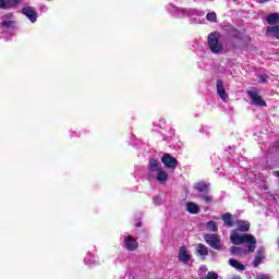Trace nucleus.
<instances>
[{
  "label": "nucleus",
  "mask_w": 279,
  "mask_h": 279,
  "mask_svg": "<svg viewBox=\"0 0 279 279\" xmlns=\"http://www.w3.org/2000/svg\"><path fill=\"white\" fill-rule=\"evenodd\" d=\"M230 241L233 245H241L245 243L247 248L243 250L241 246H231L230 252L235 256H245L248 252L256 250V238L253 234H241L239 231L233 230L230 235Z\"/></svg>",
  "instance_id": "nucleus-1"
},
{
  "label": "nucleus",
  "mask_w": 279,
  "mask_h": 279,
  "mask_svg": "<svg viewBox=\"0 0 279 279\" xmlns=\"http://www.w3.org/2000/svg\"><path fill=\"white\" fill-rule=\"evenodd\" d=\"M148 178L149 180H157L159 184H167L169 173L162 169V163L157 159H150L148 162Z\"/></svg>",
  "instance_id": "nucleus-2"
},
{
  "label": "nucleus",
  "mask_w": 279,
  "mask_h": 279,
  "mask_svg": "<svg viewBox=\"0 0 279 279\" xmlns=\"http://www.w3.org/2000/svg\"><path fill=\"white\" fill-rule=\"evenodd\" d=\"M167 12L172 14V16H177L178 19L182 16H204L206 13L199 9H186V8H178L172 3H169L166 7Z\"/></svg>",
  "instance_id": "nucleus-3"
},
{
  "label": "nucleus",
  "mask_w": 279,
  "mask_h": 279,
  "mask_svg": "<svg viewBox=\"0 0 279 279\" xmlns=\"http://www.w3.org/2000/svg\"><path fill=\"white\" fill-rule=\"evenodd\" d=\"M221 38V34L214 32L208 35V48L211 53L219 54L223 51V44L219 40Z\"/></svg>",
  "instance_id": "nucleus-4"
},
{
  "label": "nucleus",
  "mask_w": 279,
  "mask_h": 279,
  "mask_svg": "<svg viewBox=\"0 0 279 279\" xmlns=\"http://www.w3.org/2000/svg\"><path fill=\"white\" fill-rule=\"evenodd\" d=\"M246 94H247V97L251 99L253 106H257L259 108L267 107V102L260 96V89L254 87L251 90H247Z\"/></svg>",
  "instance_id": "nucleus-5"
},
{
  "label": "nucleus",
  "mask_w": 279,
  "mask_h": 279,
  "mask_svg": "<svg viewBox=\"0 0 279 279\" xmlns=\"http://www.w3.org/2000/svg\"><path fill=\"white\" fill-rule=\"evenodd\" d=\"M195 190L198 193V197L205 201V204H213L214 202L213 196L208 194V191H209L208 184L204 182L196 183Z\"/></svg>",
  "instance_id": "nucleus-6"
},
{
  "label": "nucleus",
  "mask_w": 279,
  "mask_h": 279,
  "mask_svg": "<svg viewBox=\"0 0 279 279\" xmlns=\"http://www.w3.org/2000/svg\"><path fill=\"white\" fill-rule=\"evenodd\" d=\"M206 243L214 250H221V239L217 234H205Z\"/></svg>",
  "instance_id": "nucleus-7"
},
{
  "label": "nucleus",
  "mask_w": 279,
  "mask_h": 279,
  "mask_svg": "<svg viewBox=\"0 0 279 279\" xmlns=\"http://www.w3.org/2000/svg\"><path fill=\"white\" fill-rule=\"evenodd\" d=\"M22 14H24L31 23H36V21H38V11L33 7H24L22 9Z\"/></svg>",
  "instance_id": "nucleus-8"
},
{
  "label": "nucleus",
  "mask_w": 279,
  "mask_h": 279,
  "mask_svg": "<svg viewBox=\"0 0 279 279\" xmlns=\"http://www.w3.org/2000/svg\"><path fill=\"white\" fill-rule=\"evenodd\" d=\"M161 162L165 165L167 169L175 170V167H178V159H175L169 154H165L162 156Z\"/></svg>",
  "instance_id": "nucleus-9"
},
{
  "label": "nucleus",
  "mask_w": 279,
  "mask_h": 279,
  "mask_svg": "<svg viewBox=\"0 0 279 279\" xmlns=\"http://www.w3.org/2000/svg\"><path fill=\"white\" fill-rule=\"evenodd\" d=\"M216 90L217 95L220 97L222 101H228V93L226 92V87L223 86V81L222 80H217L216 82Z\"/></svg>",
  "instance_id": "nucleus-10"
},
{
  "label": "nucleus",
  "mask_w": 279,
  "mask_h": 279,
  "mask_svg": "<svg viewBox=\"0 0 279 279\" xmlns=\"http://www.w3.org/2000/svg\"><path fill=\"white\" fill-rule=\"evenodd\" d=\"M124 245L130 252H134L138 248V242L132 235H124Z\"/></svg>",
  "instance_id": "nucleus-11"
},
{
  "label": "nucleus",
  "mask_w": 279,
  "mask_h": 279,
  "mask_svg": "<svg viewBox=\"0 0 279 279\" xmlns=\"http://www.w3.org/2000/svg\"><path fill=\"white\" fill-rule=\"evenodd\" d=\"M179 260L183 265H189L191 263V252L186 250V246H181L179 248Z\"/></svg>",
  "instance_id": "nucleus-12"
},
{
  "label": "nucleus",
  "mask_w": 279,
  "mask_h": 279,
  "mask_svg": "<svg viewBox=\"0 0 279 279\" xmlns=\"http://www.w3.org/2000/svg\"><path fill=\"white\" fill-rule=\"evenodd\" d=\"M21 0H0L1 10H11V8H16L20 5Z\"/></svg>",
  "instance_id": "nucleus-13"
},
{
  "label": "nucleus",
  "mask_w": 279,
  "mask_h": 279,
  "mask_svg": "<svg viewBox=\"0 0 279 279\" xmlns=\"http://www.w3.org/2000/svg\"><path fill=\"white\" fill-rule=\"evenodd\" d=\"M263 258H265V248L259 247L256 253L255 259L253 260V266L258 267V265H260V263H263Z\"/></svg>",
  "instance_id": "nucleus-14"
},
{
  "label": "nucleus",
  "mask_w": 279,
  "mask_h": 279,
  "mask_svg": "<svg viewBox=\"0 0 279 279\" xmlns=\"http://www.w3.org/2000/svg\"><path fill=\"white\" fill-rule=\"evenodd\" d=\"M186 210L191 215H198L199 206H197V204H195L194 202H190L186 204Z\"/></svg>",
  "instance_id": "nucleus-15"
},
{
  "label": "nucleus",
  "mask_w": 279,
  "mask_h": 279,
  "mask_svg": "<svg viewBox=\"0 0 279 279\" xmlns=\"http://www.w3.org/2000/svg\"><path fill=\"white\" fill-rule=\"evenodd\" d=\"M238 230L239 232H248L250 231V221L238 220Z\"/></svg>",
  "instance_id": "nucleus-16"
},
{
  "label": "nucleus",
  "mask_w": 279,
  "mask_h": 279,
  "mask_svg": "<svg viewBox=\"0 0 279 279\" xmlns=\"http://www.w3.org/2000/svg\"><path fill=\"white\" fill-rule=\"evenodd\" d=\"M222 221L227 228H232V226H234V219H232V215H230V213L222 215Z\"/></svg>",
  "instance_id": "nucleus-17"
},
{
  "label": "nucleus",
  "mask_w": 279,
  "mask_h": 279,
  "mask_svg": "<svg viewBox=\"0 0 279 279\" xmlns=\"http://www.w3.org/2000/svg\"><path fill=\"white\" fill-rule=\"evenodd\" d=\"M229 265L234 269H238V271H245V265L239 263L236 259H229Z\"/></svg>",
  "instance_id": "nucleus-18"
},
{
  "label": "nucleus",
  "mask_w": 279,
  "mask_h": 279,
  "mask_svg": "<svg viewBox=\"0 0 279 279\" xmlns=\"http://www.w3.org/2000/svg\"><path fill=\"white\" fill-rule=\"evenodd\" d=\"M266 22L268 23V25H276V23H279V14L271 13L266 17Z\"/></svg>",
  "instance_id": "nucleus-19"
},
{
  "label": "nucleus",
  "mask_w": 279,
  "mask_h": 279,
  "mask_svg": "<svg viewBox=\"0 0 279 279\" xmlns=\"http://www.w3.org/2000/svg\"><path fill=\"white\" fill-rule=\"evenodd\" d=\"M267 32L268 34H271L274 38H277V40H279V25L267 26Z\"/></svg>",
  "instance_id": "nucleus-20"
},
{
  "label": "nucleus",
  "mask_w": 279,
  "mask_h": 279,
  "mask_svg": "<svg viewBox=\"0 0 279 279\" xmlns=\"http://www.w3.org/2000/svg\"><path fill=\"white\" fill-rule=\"evenodd\" d=\"M196 252L199 254V256H208V247L204 244H197Z\"/></svg>",
  "instance_id": "nucleus-21"
},
{
  "label": "nucleus",
  "mask_w": 279,
  "mask_h": 279,
  "mask_svg": "<svg viewBox=\"0 0 279 279\" xmlns=\"http://www.w3.org/2000/svg\"><path fill=\"white\" fill-rule=\"evenodd\" d=\"M206 228L210 232H217V230H219V227L217 226V222L215 220L208 221Z\"/></svg>",
  "instance_id": "nucleus-22"
},
{
  "label": "nucleus",
  "mask_w": 279,
  "mask_h": 279,
  "mask_svg": "<svg viewBox=\"0 0 279 279\" xmlns=\"http://www.w3.org/2000/svg\"><path fill=\"white\" fill-rule=\"evenodd\" d=\"M97 263V259L95 258V255L88 253L85 257V265H95Z\"/></svg>",
  "instance_id": "nucleus-23"
},
{
  "label": "nucleus",
  "mask_w": 279,
  "mask_h": 279,
  "mask_svg": "<svg viewBox=\"0 0 279 279\" xmlns=\"http://www.w3.org/2000/svg\"><path fill=\"white\" fill-rule=\"evenodd\" d=\"M230 37L231 38H236L238 40H242L243 39V34H241V32H239L236 28H233L230 32Z\"/></svg>",
  "instance_id": "nucleus-24"
},
{
  "label": "nucleus",
  "mask_w": 279,
  "mask_h": 279,
  "mask_svg": "<svg viewBox=\"0 0 279 279\" xmlns=\"http://www.w3.org/2000/svg\"><path fill=\"white\" fill-rule=\"evenodd\" d=\"M206 20L210 23H217V13L215 11L207 13Z\"/></svg>",
  "instance_id": "nucleus-25"
},
{
  "label": "nucleus",
  "mask_w": 279,
  "mask_h": 279,
  "mask_svg": "<svg viewBox=\"0 0 279 279\" xmlns=\"http://www.w3.org/2000/svg\"><path fill=\"white\" fill-rule=\"evenodd\" d=\"M153 202H154L155 206H160V204H162V198H160V196H155L153 198Z\"/></svg>",
  "instance_id": "nucleus-26"
},
{
  "label": "nucleus",
  "mask_w": 279,
  "mask_h": 279,
  "mask_svg": "<svg viewBox=\"0 0 279 279\" xmlns=\"http://www.w3.org/2000/svg\"><path fill=\"white\" fill-rule=\"evenodd\" d=\"M2 25H3V27H12V25H14V22H12V21H3Z\"/></svg>",
  "instance_id": "nucleus-27"
},
{
  "label": "nucleus",
  "mask_w": 279,
  "mask_h": 279,
  "mask_svg": "<svg viewBox=\"0 0 279 279\" xmlns=\"http://www.w3.org/2000/svg\"><path fill=\"white\" fill-rule=\"evenodd\" d=\"M265 82H267V75L259 76V83L265 84Z\"/></svg>",
  "instance_id": "nucleus-28"
},
{
  "label": "nucleus",
  "mask_w": 279,
  "mask_h": 279,
  "mask_svg": "<svg viewBox=\"0 0 279 279\" xmlns=\"http://www.w3.org/2000/svg\"><path fill=\"white\" fill-rule=\"evenodd\" d=\"M257 279H269V278H267V276L265 275H262V276H258Z\"/></svg>",
  "instance_id": "nucleus-29"
},
{
  "label": "nucleus",
  "mask_w": 279,
  "mask_h": 279,
  "mask_svg": "<svg viewBox=\"0 0 279 279\" xmlns=\"http://www.w3.org/2000/svg\"><path fill=\"white\" fill-rule=\"evenodd\" d=\"M272 173H274L275 178H279V171H275Z\"/></svg>",
  "instance_id": "nucleus-30"
},
{
  "label": "nucleus",
  "mask_w": 279,
  "mask_h": 279,
  "mask_svg": "<svg viewBox=\"0 0 279 279\" xmlns=\"http://www.w3.org/2000/svg\"><path fill=\"white\" fill-rule=\"evenodd\" d=\"M260 1V3H267V1H269V0H259Z\"/></svg>",
  "instance_id": "nucleus-31"
},
{
  "label": "nucleus",
  "mask_w": 279,
  "mask_h": 279,
  "mask_svg": "<svg viewBox=\"0 0 279 279\" xmlns=\"http://www.w3.org/2000/svg\"><path fill=\"white\" fill-rule=\"evenodd\" d=\"M136 226H137V228H141V222H137Z\"/></svg>",
  "instance_id": "nucleus-32"
},
{
  "label": "nucleus",
  "mask_w": 279,
  "mask_h": 279,
  "mask_svg": "<svg viewBox=\"0 0 279 279\" xmlns=\"http://www.w3.org/2000/svg\"><path fill=\"white\" fill-rule=\"evenodd\" d=\"M233 279H241V277H233Z\"/></svg>",
  "instance_id": "nucleus-33"
},
{
  "label": "nucleus",
  "mask_w": 279,
  "mask_h": 279,
  "mask_svg": "<svg viewBox=\"0 0 279 279\" xmlns=\"http://www.w3.org/2000/svg\"><path fill=\"white\" fill-rule=\"evenodd\" d=\"M233 1H236V0H233Z\"/></svg>",
  "instance_id": "nucleus-34"
}]
</instances>
